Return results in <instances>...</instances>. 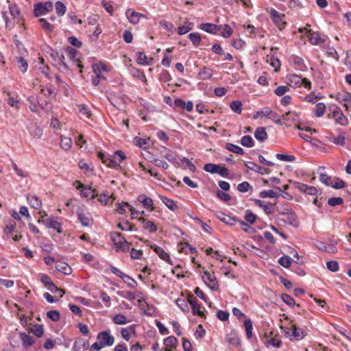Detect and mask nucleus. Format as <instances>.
Instances as JSON below:
<instances>
[{"label":"nucleus","mask_w":351,"mask_h":351,"mask_svg":"<svg viewBox=\"0 0 351 351\" xmlns=\"http://www.w3.org/2000/svg\"><path fill=\"white\" fill-rule=\"evenodd\" d=\"M110 239L115 246L117 252H128L130 250L131 243H129L120 232H114L110 234Z\"/></svg>","instance_id":"obj_1"},{"label":"nucleus","mask_w":351,"mask_h":351,"mask_svg":"<svg viewBox=\"0 0 351 351\" xmlns=\"http://www.w3.org/2000/svg\"><path fill=\"white\" fill-rule=\"evenodd\" d=\"M286 80L288 86L292 88H298L303 86L304 88L311 90V82L306 78H302L301 76L290 73L286 76Z\"/></svg>","instance_id":"obj_2"},{"label":"nucleus","mask_w":351,"mask_h":351,"mask_svg":"<svg viewBox=\"0 0 351 351\" xmlns=\"http://www.w3.org/2000/svg\"><path fill=\"white\" fill-rule=\"evenodd\" d=\"M204 170L210 173H217L223 178L228 177L229 174L228 169L219 165L213 163H206L204 166Z\"/></svg>","instance_id":"obj_3"},{"label":"nucleus","mask_w":351,"mask_h":351,"mask_svg":"<svg viewBox=\"0 0 351 351\" xmlns=\"http://www.w3.org/2000/svg\"><path fill=\"white\" fill-rule=\"evenodd\" d=\"M269 14L272 21L280 30L285 28L287 22L285 20V15L284 14L280 13L276 10L272 8L269 12Z\"/></svg>","instance_id":"obj_4"},{"label":"nucleus","mask_w":351,"mask_h":351,"mask_svg":"<svg viewBox=\"0 0 351 351\" xmlns=\"http://www.w3.org/2000/svg\"><path fill=\"white\" fill-rule=\"evenodd\" d=\"M202 279L213 291H217L219 289V284L214 274L205 271L203 273Z\"/></svg>","instance_id":"obj_5"},{"label":"nucleus","mask_w":351,"mask_h":351,"mask_svg":"<svg viewBox=\"0 0 351 351\" xmlns=\"http://www.w3.org/2000/svg\"><path fill=\"white\" fill-rule=\"evenodd\" d=\"M53 5L51 1H47L44 3H39L34 5V12L36 16L44 15L53 10Z\"/></svg>","instance_id":"obj_6"},{"label":"nucleus","mask_w":351,"mask_h":351,"mask_svg":"<svg viewBox=\"0 0 351 351\" xmlns=\"http://www.w3.org/2000/svg\"><path fill=\"white\" fill-rule=\"evenodd\" d=\"M278 221L289 224L293 227L297 228L299 226V221L297 215L293 211L285 213L283 217H279Z\"/></svg>","instance_id":"obj_7"},{"label":"nucleus","mask_w":351,"mask_h":351,"mask_svg":"<svg viewBox=\"0 0 351 351\" xmlns=\"http://www.w3.org/2000/svg\"><path fill=\"white\" fill-rule=\"evenodd\" d=\"M97 339L104 347L111 346L114 342V338L110 335V331L104 330L98 333Z\"/></svg>","instance_id":"obj_8"},{"label":"nucleus","mask_w":351,"mask_h":351,"mask_svg":"<svg viewBox=\"0 0 351 351\" xmlns=\"http://www.w3.org/2000/svg\"><path fill=\"white\" fill-rule=\"evenodd\" d=\"M76 189L80 191V195L82 197L86 199H94L97 195L95 191L90 186H85L80 182H77Z\"/></svg>","instance_id":"obj_9"},{"label":"nucleus","mask_w":351,"mask_h":351,"mask_svg":"<svg viewBox=\"0 0 351 351\" xmlns=\"http://www.w3.org/2000/svg\"><path fill=\"white\" fill-rule=\"evenodd\" d=\"M97 156L98 158L102 161V162L107 167L115 169H118L120 167V165L117 162L116 158L113 156L112 158H110L102 152H99Z\"/></svg>","instance_id":"obj_10"},{"label":"nucleus","mask_w":351,"mask_h":351,"mask_svg":"<svg viewBox=\"0 0 351 351\" xmlns=\"http://www.w3.org/2000/svg\"><path fill=\"white\" fill-rule=\"evenodd\" d=\"M263 113V116L266 117L267 119H271L272 121L276 123V124L282 125L283 124L282 119L277 114V112L271 110L269 108H265L261 110Z\"/></svg>","instance_id":"obj_11"},{"label":"nucleus","mask_w":351,"mask_h":351,"mask_svg":"<svg viewBox=\"0 0 351 351\" xmlns=\"http://www.w3.org/2000/svg\"><path fill=\"white\" fill-rule=\"evenodd\" d=\"M187 300L191 306L193 313L200 317H204V311L201 310V306L197 302L196 298L193 295H189Z\"/></svg>","instance_id":"obj_12"},{"label":"nucleus","mask_w":351,"mask_h":351,"mask_svg":"<svg viewBox=\"0 0 351 351\" xmlns=\"http://www.w3.org/2000/svg\"><path fill=\"white\" fill-rule=\"evenodd\" d=\"M337 100L348 110L351 105V94L347 91L339 92L337 95Z\"/></svg>","instance_id":"obj_13"},{"label":"nucleus","mask_w":351,"mask_h":351,"mask_svg":"<svg viewBox=\"0 0 351 351\" xmlns=\"http://www.w3.org/2000/svg\"><path fill=\"white\" fill-rule=\"evenodd\" d=\"M125 16L128 21L134 24H137L141 18H145V16L141 13L134 11L133 9H128L125 12Z\"/></svg>","instance_id":"obj_14"},{"label":"nucleus","mask_w":351,"mask_h":351,"mask_svg":"<svg viewBox=\"0 0 351 351\" xmlns=\"http://www.w3.org/2000/svg\"><path fill=\"white\" fill-rule=\"evenodd\" d=\"M286 333L289 337H293L295 340L302 339L306 335V332L304 330L298 328L295 326H293L292 328H289Z\"/></svg>","instance_id":"obj_15"},{"label":"nucleus","mask_w":351,"mask_h":351,"mask_svg":"<svg viewBox=\"0 0 351 351\" xmlns=\"http://www.w3.org/2000/svg\"><path fill=\"white\" fill-rule=\"evenodd\" d=\"M199 28L209 34H217L221 29V27L210 23H201Z\"/></svg>","instance_id":"obj_16"},{"label":"nucleus","mask_w":351,"mask_h":351,"mask_svg":"<svg viewBox=\"0 0 351 351\" xmlns=\"http://www.w3.org/2000/svg\"><path fill=\"white\" fill-rule=\"evenodd\" d=\"M137 200L143 204V206L145 208L149 209L151 210H154V201L152 198L144 194H141L138 196Z\"/></svg>","instance_id":"obj_17"},{"label":"nucleus","mask_w":351,"mask_h":351,"mask_svg":"<svg viewBox=\"0 0 351 351\" xmlns=\"http://www.w3.org/2000/svg\"><path fill=\"white\" fill-rule=\"evenodd\" d=\"M152 249L158 254V256L162 260L172 265L170 256L161 247L156 245L151 246Z\"/></svg>","instance_id":"obj_18"},{"label":"nucleus","mask_w":351,"mask_h":351,"mask_svg":"<svg viewBox=\"0 0 351 351\" xmlns=\"http://www.w3.org/2000/svg\"><path fill=\"white\" fill-rule=\"evenodd\" d=\"M47 228H53L57 230L58 232H62V225L60 222L56 220L54 218H48L44 221H42Z\"/></svg>","instance_id":"obj_19"},{"label":"nucleus","mask_w":351,"mask_h":351,"mask_svg":"<svg viewBox=\"0 0 351 351\" xmlns=\"http://www.w3.org/2000/svg\"><path fill=\"white\" fill-rule=\"evenodd\" d=\"M255 203L258 206L261 208L267 215L273 213L274 210V204L270 202L256 199Z\"/></svg>","instance_id":"obj_20"},{"label":"nucleus","mask_w":351,"mask_h":351,"mask_svg":"<svg viewBox=\"0 0 351 351\" xmlns=\"http://www.w3.org/2000/svg\"><path fill=\"white\" fill-rule=\"evenodd\" d=\"M282 121L295 122L300 121V115L295 111H289L282 116L280 118Z\"/></svg>","instance_id":"obj_21"},{"label":"nucleus","mask_w":351,"mask_h":351,"mask_svg":"<svg viewBox=\"0 0 351 351\" xmlns=\"http://www.w3.org/2000/svg\"><path fill=\"white\" fill-rule=\"evenodd\" d=\"M163 156L166 158L169 162L173 164L176 166H180V164L177 160V155L173 152L171 150L165 148V152L163 154Z\"/></svg>","instance_id":"obj_22"},{"label":"nucleus","mask_w":351,"mask_h":351,"mask_svg":"<svg viewBox=\"0 0 351 351\" xmlns=\"http://www.w3.org/2000/svg\"><path fill=\"white\" fill-rule=\"evenodd\" d=\"M213 70L209 67L204 66L198 73L197 77L202 80L210 79L213 75Z\"/></svg>","instance_id":"obj_23"},{"label":"nucleus","mask_w":351,"mask_h":351,"mask_svg":"<svg viewBox=\"0 0 351 351\" xmlns=\"http://www.w3.org/2000/svg\"><path fill=\"white\" fill-rule=\"evenodd\" d=\"M15 62L18 69L23 73H25L28 69V63L27 60L23 56H16Z\"/></svg>","instance_id":"obj_24"},{"label":"nucleus","mask_w":351,"mask_h":351,"mask_svg":"<svg viewBox=\"0 0 351 351\" xmlns=\"http://www.w3.org/2000/svg\"><path fill=\"white\" fill-rule=\"evenodd\" d=\"M254 137L260 142H264L267 140L268 135L263 127H258L254 132Z\"/></svg>","instance_id":"obj_25"},{"label":"nucleus","mask_w":351,"mask_h":351,"mask_svg":"<svg viewBox=\"0 0 351 351\" xmlns=\"http://www.w3.org/2000/svg\"><path fill=\"white\" fill-rule=\"evenodd\" d=\"M308 37L309 42L314 45H317L324 42V39L321 37L318 32H311Z\"/></svg>","instance_id":"obj_26"},{"label":"nucleus","mask_w":351,"mask_h":351,"mask_svg":"<svg viewBox=\"0 0 351 351\" xmlns=\"http://www.w3.org/2000/svg\"><path fill=\"white\" fill-rule=\"evenodd\" d=\"M27 199L29 204L34 209H39L42 206V202L40 199L36 195H28Z\"/></svg>","instance_id":"obj_27"},{"label":"nucleus","mask_w":351,"mask_h":351,"mask_svg":"<svg viewBox=\"0 0 351 351\" xmlns=\"http://www.w3.org/2000/svg\"><path fill=\"white\" fill-rule=\"evenodd\" d=\"M56 269L66 275H69L72 272L71 267L65 262H57Z\"/></svg>","instance_id":"obj_28"},{"label":"nucleus","mask_w":351,"mask_h":351,"mask_svg":"<svg viewBox=\"0 0 351 351\" xmlns=\"http://www.w3.org/2000/svg\"><path fill=\"white\" fill-rule=\"evenodd\" d=\"M19 337L22 341V344L25 347H30L34 343V339L25 332H20Z\"/></svg>","instance_id":"obj_29"},{"label":"nucleus","mask_w":351,"mask_h":351,"mask_svg":"<svg viewBox=\"0 0 351 351\" xmlns=\"http://www.w3.org/2000/svg\"><path fill=\"white\" fill-rule=\"evenodd\" d=\"M138 221L143 223V228L144 229L148 230L151 233L156 232L157 231V228L156 225L154 223V222L151 221H147L143 217H139Z\"/></svg>","instance_id":"obj_30"},{"label":"nucleus","mask_w":351,"mask_h":351,"mask_svg":"<svg viewBox=\"0 0 351 351\" xmlns=\"http://www.w3.org/2000/svg\"><path fill=\"white\" fill-rule=\"evenodd\" d=\"M178 343L177 339L173 336H169L164 339L165 351H170L169 348H176Z\"/></svg>","instance_id":"obj_31"},{"label":"nucleus","mask_w":351,"mask_h":351,"mask_svg":"<svg viewBox=\"0 0 351 351\" xmlns=\"http://www.w3.org/2000/svg\"><path fill=\"white\" fill-rule=\"evenodd\" d=\"M291 61L293 64L296 66L297 69L300 71H304L306 69V66L302 58L298 56H293L291 57Z\"/></svg>","instance_id":"obj_32"},{"label":"nucleus","mask_w":351,"mask_h":351,"mask_svg":"<svg viewBox=\"0 0 351 351\" xmlns=\"http://www.w3.org/2000/svg\"><path fill=\"white\" fill-rule=\"evenodd\" d=\"M160 199L169 210L174 211L178 208L177 204L173 199L165 196H160Z\"/></svg>","instance_id":"obj_33"},{"label":"nucleus","mask_w":351,"mask_h":351,"mask_svg":"<svg viewBox=\"0 0 351 351\" xmlns=\"http://www.w3.org/2000/svg\"><path fill=\"white\" fill-rule=\"evenodd\" d=\"M112 320L114 324L117 325H124L130 322V320L128 319V318L124 315L121 313L114 315L112 317Z\"/></svg>","instance_id":"obj_34"},{"label":"nucleus","mask_w":351,"mask_h":351,"mask_svg":"<svg viewBox=\"0 0 351 351\" xmlns=\"http://www.w3.org/2000/svg\"><path fill=\"white\" fill-rule=\"evenodd\" d=\"M73 144L72 139L70 137L62 135L60 136V147L62 149L68 151L71 148Z\"/></svg>","instance_id":"obj_35"},{"label":"nucleus","mask_w":351,"mask_h":351,"mask_svg":"<svg viewBox=\"0 0 351 351\" xmlns=\"http://www.w3.org/2000/svg\"><path fill=\"white\" fill-rule=\"evenodd\" d=\"M77 219L83 226L87 227L90 223V216L89 213H78Z\"/></svg>","instance_id":"obj_36"},{"label":"nucleus","mask_w":351,"mask_h":351,"mask_svg":"<svg viewBox=\"0 0 351 351\" xmlns=\"http://www.w3.org/2000/svg\"><path fill=\"white\" fill-rule=\"evenodd\" d=\"M333 117L335 118L336 122L341 125H346L347 123L346 117L343 114L342 112L339 110H334Z\"/></svg>","instance_id":"obj_37"},{"label":"nucleus","mask_w":351,"mask_h":351,"mask_svg":"<svg viewBox=\"0 0 351 351\" xmlns=\"http://www.w3.org/2000/svg\"><path fill=\"white\" fill-rule=\"evenodd\" d=\"M219 26L221 27V29L219 32H220L219 34L222 37L228 38L232 36L233 33V29L230 27V25H228V24H224L220 25Z\"/></svg>","instance_id":"obj_38"},{"label":"nucleus","mask_w":351,"mask_h":351,"mask_svg":"<svg viewBox=\"0 0 351 351\" xmlns=\"http://www.w3.org/2000/svg\"><path fill=\"white\" fill-rule=\"evenodd\" d=\"M193 23L185 22L182 25L178 27V34L179 35H184L191 31L193 28Z\"/></svg>","instance_id":"obj_39"},{"label":"nucleus","mask_w":351,"mask_h":351,"mask_svg":"<svg viewBox=\"0 0 351 351\" xmlns=\"http://www.w3.org/2000/svg\"><path fill=\"white\" fill-rule=\"evenodd\" d=\"M246 166L248 169L253 170L255 172L259 173L261 174H264V173H268L267 169H265L263 167H261L252 162H249L248 164L246 165Z\"/></svg>","instance_id":"obj_40"},{"label":"nucleus","mask_w":351,"mask_h":351,"mask_svg":"<svg viewBox=\"0 0 351 351\" xmlns=\"http://www.w3.org/2000/svg\"><path fill=\"white\" fill-rule=\"evenodd\" d=\"M136 61L138 64L141 65H149L151 64V61L149 60L145 53L141 51L136 53Z\"/></svg>","instance_id":"obj_41"},{"label":"nucleus","mask_w":351,"mask_h":351,"mask_svg":"<svg viewBox=\"0 0 351 351\" xmlns=\"http://www.w3.org/2000/svg\"><path fill=\"white\" fill-rule=\"evenodd\" d=\"M110 270L113 274L121 278L125 283H127L126 279H130V276L124 274L122 271L114 266H110Z\"/></svg>","instance_id":"obj_42"},{"label":"nucleus","mask_w":351,"mask_h":351,"mask_svg":"<svg viewBox=\"0 0 351 351\" xmlns=\"http://www.w3.org/2000/svg\"><path fill=\"white\" fill-rule=\"evenodd\" d=\"M217 217L220 221L229 226H234L236 223V219L234 218L226 215L224 213H220L217 215Z\"/></svg>","instance_id":"obj_43"},{"label":"nucleus","mask_w":351,"mask_h":351,"mask_svg":"<svg viewBox=\"0 0 351 351\" xmlns=\"http://www.w3.org/2000/svg\"><path fill=\"white\" fill-rule=\"evenodd\" d=\"M241 144L248 148L253 147L254 146V142L251 136L245 135L243 136L240 141Z\"/></svg>","instance_id":"obj_44"},{"label":"nucleus","mask_w":351,"mask_h":351,"mask_svg":"<svg viewBox=\"0 0 351 351\" xmlns=\"http://www.w3.org/2000/svg\"><path fill=\"white\" fill-rule=\"evenodd\" d=\"M226 340L232 345H238L240 343V339L238 335L234 332L228 334L226 337Z\"/></svg>","instance_id":"obj_45"},{"label":"nucleus","mask_w":351,"mask_h":351,"mask_svg":"<svg viewBox=\"0 0 351 351\" xmlns=\"http://www.w3.org/2000/svg\"><path fill=\"white\" fill-rule=\"evenodd\" d=\"M226 148L227 150L235 153L237 154H243L244 153V150L243 148L232 143H227L226 145Z\"/></svg>","instance_id":"obj_46"},{"label":"nucleus","mask_w":351,"mask_h":351,"mask_svg":"<svg viewBox=\"0 0 351 351\" xmlns=\"http://www.w3.org/2000/svg\"><path fill=\"white\" fill-rule=\"evenodd\" d=\"M55 9L57 14L59 16L64 15L66 11V5L61 1H58L55 3Z\"/></svg>","instance_id":"obj_47"},{"label":"nucleus","mask_w":351,"mask_h":351,"mask_svg":"<svg viewBox=\"0 0 351 351\" xmlns=\"http://www.w3.org/2000/svg\"><path fill=\"white\" fill-rule=\"evenodd\" d=\"M166 51L167 52V53H165L164 55V57L162 60V64L165 66V67H169L171 64V60H172V57L169 54V53H171L172 51V49L171 48H167L166 49Z\"/></svg>","instance_id":"obj_48"},{"label":"nucleus","mask_w":351,"mask_h":351,"mask_svg":"<svg viewBox=\"0 0 351 351\" xmlns=\"http://www.w3.org/2000/svg\"><path fill=\"white\" fill-rule=\"evenodd\" d=\"M114 200V198L112 197V195H110L109 193H103L100 195L99 201L104 204L106 205L109 202H112Z\"/></svg>","instance_id":"obj_49"},{"label":"nucleus","mask_w":351,"mask_h":351,"mask_svg":"<svg viewBox=\"0 0 351 351\" xmlns=\"http://www.w3.org/2000/svg\"><path fill=\"white\" fill-rule=\"evenodd\" d=\"M118 228L123 231H135L136 230V228L134 227V225L130 223L128 221H125L123 223H119L118 224Z\"/></svg>","instance_id":"obj_50"},{"label":"nucleus","mask_w":351,"mask_h":351,"mask_svg":"<svg viewBox=\"0 0 351 351\" xmlns=\"http://www.w3.org/2000/svg\"><path fill=\"white\" fill-rule=\"evenodd\" d=\"M326 111V106L324 103H318L316 104L314 110L315 114L317 117H321L324 114Z\"/></svg>","instance_id":"obj_51"},{"label":"nucleus","mask_w":351,"mask_h":351,"mask_svg":"<svg viewBox=\"0 0 351 351\" xmlns=\"http://www.w3.org/2000/svg\"><path fill=\"white\" fill-rule=\"evenodd\" d=\"M29 131L34 137L37 138H40L43 135L42 129L36 125H31L29 128Z\"/></svg>","instance_id":"obj_52"},{"label":"nucleus","mask_w":351,"mask_h":351,"mask_svg":"<svg viewBox=\"0 0 351 351\" xmlns=\"http://www.w3.org/2000/svg\"><path fill=\"white\" fill-rule=\"evenodd\" d=\"M189 38L193 43V45L195 47L199 46L200 42H201V36L197 32H193L189 34Z\"/></svg>","instance_id":"obj_53"},{"label":"nucleus","mask_w":351,"mask_h":351,"mask_svg":"<svg viewBox=\"0 0 351 351\" xmlns=\"http://www.w3.org/2000/svg\"><path fill=\"white\" fill-rule=\"evenodd\" d=\"M230 108L233 112L237 114H241L242 112V104L239 100L231 102L230 104Z\"/></svg>","instance_id":"obj_54"},{"label":"nucleus","mask_w":351,"mask_h":351,"mask_svg":"<svg viewBox=\"0 0 351 351\" xmlns=\"http://www.w3.org/2000/svg\"><path fill=\"white\" fill-rule=\"evenodd\" d=\"M244 326L245 329L246 335L248 339L251 338L252 336V322L251 319H247L244 321Z\"/></svg>","instance_id":"obj_55"},{"label":"nucleus","mask_w":351,"mask_h":351,"mask_svg":"<svg viewBox=\"0 0 351 351\" xmlns=\"http://www.w3.org/2000/svg\"><path fill=\"white\" fill-rule=\"evenodd\" d=\"M256 215L254 214L250 210H247L245 211L244 219L247 223L250 224L254 223V222L256 220Z\"/></svg>","instance_id":"obj_56"},{"label":"nucleus","mask_w":351,"mask_h":351,"mask_svg":"<svg viewBox=\"0 0 351 351\" xmlns=\"http://www.w3.org/2000/svg\"><path fill=\"white\" fill-rule=\"evenodd\" d=\"M176 304L177 306L184 312H188L189 310V305H188V300L186 301L184 299L178 298L176 300Z\"/></svg>","instance_id":"obj_57"},{"label":"nucleus","mask_w":351,"mask_h":351,"mask_svg":"<svg viewBox=\"0 0 351 351\" xmlns=\"http://www.w3.org/2000/svg\"><path fill=\"white\" fill-rule=\"evenodd\" d=\"M276 157L278 160L285 162H293L295 159V157L293 155H287L284 154H277Z\"/></svg>","instance_id":"obj_58"},{"label":"nucleus","mask_w":351,"mask_h":351,"mask_svg":"<svg viewBox=\"0 0 351 351\" xmlns=\"http://www.w3.org/2000/svg\"><path fill=\"white\" fill-rule=\"evenodd\" d=\"M278 263L285 268H288L291 265V258L288 256H283L278 259Z\"/></svg>","instance_id":"obj_59"},{"label":"nucleus","mask_w":351,"mask_h":351,"mask_svg":"<svg viewBox=\"0 0 351 351\" xmlns=\"http://www.w3.org/2000/svg\"><path fill=\"white\" fill-rule=\"evenodd\" d=\"M39 22L43 29L48 32H51L53 29V25L50 24L45 19L42 18L39 20Z\"/></svg>","instance_id":"obj_60"},{"label":"nucleus","mask_w":351,"mask_h":351,"mask_svg":"<svg viewBox=\"0 0 351 351\" xmlns=\"http://www.w3.org/2000/svg\"><path fill=\"white\" fill-rule=\"evenodd\" d=\"M16 226V224L14 221L8 223L4 229V234L6 236L11 235L15 231Z\"/></svg>","instance_id":"obj_61"},{"label":"nucleus","mask_w":351,"mask_h":351,"mask_svg":"<svg viewBox=\"0 0 351 351\" xmlns=\"http://www.w3.org/2000/svg\"><path fill=\"white\" fill-rule=\"evenodd\" d=\"M32 332L37 337H41L44 333L43 327L42 325L35 324L32 328Z\"/></svg>","instance_id":"obj_62"},{"label":"nucleus","mask_w":351,"mask_h":351,"mask_svg":"<svg viewBox=\"0 0 351 351\" xmlns=\"http://www.w3.org/2000/svg\"><path fill=\"white\" fill-rule=\"evenodd\" d=\"M237 189L241 193H246L252 189V186L248 182L244 181L238 184Z\"/></svg>","instance_id":"obj_63"},{"label":"nucleus","mask_w":351,"mask_h":351,"mask_svg":"<svg viewBox=\"0 0 351 351\" xmlns=\"http://www.w3.org/2000/svg\"><path fill=\"white\" fill-rule=\"evenodd\" d=\"M289 91V88L288 86H279L274 90V93L280 97L283 96L286 93Z\"/></svg>","instance_id":"obj_64"}]
</instances>
